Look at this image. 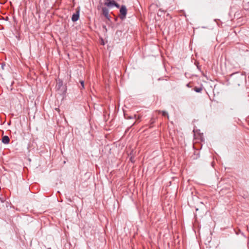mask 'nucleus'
I'll use <instances>...</instances> for the list:
<instances>
[{
    "label": "nucleus",
    "instance_id": "15",
    "mask_svg": "<svg viewBox=\"0 0 249 249\" xmlns=\"http://www.w3.org/2000/svg\"><path fill=\"white\" fill-rule=\"evenodd\" d=\"M7 124H8V125H9V124H10V123H7Z\"/></svg>",
    "mask_w": 249,
    "mask_h": 249
},
{
    "label": "nucleus",
    "instance_id": "4",
    "mask_svg": "<svg viewBox=\"0 0 249 249\" xmlns=\"http://www.w3.org/2000/svg\"><path fill=\"white\" fill-rule=\"evenodd\" d=\"M103 14L108 19H109L108 10L107 8H102Z\"/></svg>",
    "mask_w": 249,
    "mask_h": 249
},
{
    "label": "nucleus",
    "instance_id": "10",
    "mask_svg": "<svg viewBox=\"0 0 249 249\" xmlns=\"http://www.w3.org/2000/svg\"><path fill=\"white\" fill-rule=\"evenodd\" d=\"M114 6H115V7H116L117 8H119V7H120V5H119V4H118V3H116V2H115V4H114Z\"/></svg>",
    "mask_w": 249,
    "mask_h": 249
},
{
    "label": "nucleus",
    "instance_id": "14",
    "mask_svg": "<svg viewBox=\"0 0 249 249\" xmlns=\"http://www.w3.org/2000/svg\"><path fill=\"white\" fill-rule=\"evenodd\" d=\"M248 228H248V226H247V230H248Z\"/></svg>",
    "mask_w": 249,
    "mask_h": 249
},
{
    "label": "nucleus",
    "instance_id": "11",
    "mask_svg": "<svg viewBox=\"0 0 249 249\" xmlns=\"http://www.w3.org/2000/svg\"><path fill=\"white\" fill-rule=\"evenodd\" d=\"M130 160H131V161L132 162H134V158H133L132 157H131L130 158Z\"/></svg>",
    "mask_w": 249,
    "mask_h": 249
},
{
    "label": "nucleus",
    "instance_id": "13",
    "mask_svg": "<svg viewBox=\"0 0 249 249\" xmlns=\"http://www.w3.org/2000/svg\"><path fill=\"white\" fill-rule=\"evenodd\" d=\"M135 123V122H134L132 124L134 125Z\"/></svg>",
    "mask_w": 249,
    "mask_h": 249
},
{
    "label": "nucleus",
    "instance_id": "12",
    "mask_svg": "<svg viewBox=\"0 0 249 249\" xmlns=\"http://www.w3.org/2000/svg\"><path fill=\"white\" fill-rule=\"evenodd\" d=\"M187 87H189V84H188L187 85Z\"/></svg>",
    "mask_w": 249,
    "mask_h": 249
},
{
    "label": "nucleus",
    "instance_id": "2",
    "mask_svg": "<svg viewBox=\"0 0 249 249\" xmlns=\"http://www.w3.org/2000/svg\"><path fill=\"white\" fill-rule=\"evenodd\" d=\"M79 18V10H77L76 12L74 13L71 17V20L73 22H75L78 20Z\"/></svg>",
    "mask_w": 249,
    "mask_h": 249
},
{
    "label": "nucleus",
    "instance_id": "3",
    "mask_svg": "<svg viewBox=\"0 0 249 249\" xmlns=\"http://www.w3.org/2000/svg\"><path fill=\"white\" fill-rule=\"evenodd\" d=\"M115 1L114 0H107L105 4L108 7H113L114 5Z\"/></svg>",
    "mask_w": 249,
    "mask_h": 249
},
{
    "label": "nucleus",
    "instance_id": "8",
    "mask_svg": "<svg viewBox=\"0 0 249 249\" xmlns=\"http://www.w3.org/2000/svg\"><path fill=\"white\" fill-rule=\"evenodd\" d=\"M161 112H162V115L164 116H166L168 115V113L166 111H162Z\"/></svg>",
    "mask_w": 249,
    "mask_h": 249
},
{
    "label": "nucleus",
    "instance_id": "7",
    "mask_svg": "<svg viewBox=\"0 0 249 249\" xmlns=\"http://www.w3.org/2000/svg\"><path fill=\"white\" fill-rule=\"evenodd\" d=\"M194 90L196 92H201V91L202 90V88H197V87H195L194 88Z\"/></svg>",
    "mask_w": 249,
    "mask_h": 249
},
{
    "label": "nucleus",
    "instance_id": "1",
    "mask_svg": "<svg viewBox=\"0 0 249 249\" xmlns=\"http://www.w3.org/2000/svg\"><path fill=\"white\" fill-rule=\"evenodd\" d=\"M120 16L121 19H124L126 18L127 14V9L125 5H122L120 9Z\"/></svg>",
    "mask_w": 249,
    "mask_h": 249
},
{
    "label": "nucleus",
    "instance_id": "6",
    "mask_svg": "<svg viewBox=\"0 0 249 249\" xmlns=\"http://www.w3.org/2000/svg\"><path fill=\"white\" fill-rule=\"evenodd\" d=\"M199 157V153L198 151H195L194 153V157H193V159H197Z\"/></svg>",
    "mask_w": 249,
    "mask_h": 249
},
{
    "label": "nucleus",
    "instance_id": "9",
    "mask_svg": "<svg viewBox=\"0 0 249 249\" xmlns=\"http://www.w3.org/2000/svg\"><path fill=\"white\" fill-rule=\"evenodd\" d=\"M80 84H81V85L82 86V88H84V81H80Z\"/></svg>",
    "mask_w": 249,
    "mask_h": 249
},
{
    "label": "nucleus",
    "instance_id": "5",
    "mask_svg": "<svg viewBox=\"0 0 249 249\" xmlns=\"http://www.w3.org/2000/svg\"><path fill=\"white\" fill-rule=\"evenodd\" d=\"M2 142L3 143H4L5 144H7L10 142V139L8 136H5L2 137Z\"/></svg>",
    "mask_w": 249,
    "mask_h": 249
}]
</instances>
